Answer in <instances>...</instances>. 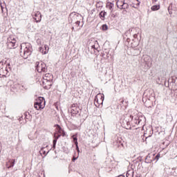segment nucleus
I'll return each mask as SVG.
<instances>
[{
	"label": "nucleus",
	"mask_w": 177,
	"mask_h": 177,
	"mask_svg": "<svg viewBox=\"0 0 177 177\" xmlns=\"http://www.w3.org/2000/svg\"><path fill=\"white\" fill-rule=\"evenodd\" d=\"M21 56L24 59H27L30 55H31V48H30V44L23 43L21 44Z\"/></svg>",
	"instance_id": "nucleus-1"
},
{
	"label": "nucleus",
	"mask_w": 177,
	"mask_h": 177,
	"mask_svg": "<svg viewBox=\"0 0 177 177\" xmlns=\"http://www.w3.org/2000/svg\"><path fill=\"white\" fill-rule=\"evenodd\" d=\"M45 99L42 97H39L37 102H35L34 107L36 110H41L45 107Z\"/></svg>",
	"instance_id": "nucleus-2"
},
{
	"label": "nucleus",
	"mask_w": 177,
	"mask_h": 177,
	"mask_svg": "<svg viewBox=\"0 0 177 177\" xmlns=\"http://www.w3.org/2000/svg\"><path fill=\"white\" fill-rule=\"evenodd\" d=\"M104 100V95L102 93H98L94 100V104L97 107H100L103 104V101Z\"/></svg>",
	"instance_id": "nucleus-3"
},
{
	"label": "nucleus",
	"mask_w": 177,
	"mask_h": 177,
	"mask_svg": "<svg viewBox=\"0 0 177 177\" xmlns=\"http://www.w3.org/2000/svg\"><path fill=\"white\" fill-rule=\"evenodd\" d=\"M16 37L13 35H10L8 39H7V46L8 49H13L16 46Z\"/></svg>",
	"instance_id": "nucleus-4"
},
{
	"label": "nucleus",
	"mask_w": 177,
	"mask_h": 177,
	"mask_svg": "<svg viewBox=\"0 0 177 177\" xmlns=\"http://www.w3.org/2000/svg\"><path fill=\"white\" fill-rule=\"evenodd\" d=\"M35 67L38 73H45L46 71V65L42 61L36 62Z\"/></svg>",
	"instance_id": "nucleus-5"
},
{
	"label": "nucleus",
	"mask_w": 177,
	"mask_h": 177,
	"mask_svg": "<svg viewBox=\"0 0 177 177\" xmlns=\"http://www.w3.org/2000/svg\"><path fill=\"white\" fill-rule=\"evenodd\" d=\"M53 80H50V79H45V80H43V86L44 89H50V87L52 86V84H53Z\"/></svg>",
	"instance_id": "nucleus-6"
},
{
	"label": "nucleus",
	"mask_w": 177,
	"mask_h": 177,
	"mask_svg": "<svg viewBox=\"0 0 177 177\" xmlns=\"http://www.w3.org/2000/svg\"><path fill=\"white\" fill-rule=\"evenodd\" d=\"M116 5L119 9H127L128 8V4L125 3V0H117Z\"/></svg>",
	"instance_id": "nucleus-7"
},
{
	"label": "nucleus",
	"mask_w": 177,
	"mask_h": 177,
	"mask_svg": "<svg viewBox=\"0 0 177 177\" xmlns=\"http://www.w3.org/2000/svg\"><path fill=\"white\" fill-rule=\"evenodd\" d=\"M33 19L35 20L36 23L41 22V20H42V15H41V12L39 11L35 12Z\"/></svg>",
	"instance_id": "nucleus-8"
},
{
	"label": "nucleus",
	"mask_w": 177,
	"mask_h": 177,
	"mask_svg": "<svg viewBox=\"0 0 177 177\" xmlns=\"http://www.w3.org/2000/svg\"><path fill=\"white\" fill-rule=\"evenodd\" d=\"M39 50L42 55H46L49 52V47L48 45H45L44 47H39Z\"/></svg>",
	"instance_id": "nucleus-9"
},
{
	"label": "nucleus",
	"mask_w": 177,
	"mask_h": 177,
	"mask_svg": "<svg viewBox=\"0 0 177 177\" xmlns=\"http://www.w3.org/2000/svg\"><path fill=\"white\" fill-rule=\"evenodd\" d=\"M45 80H50V81H53V75H52L50 73H46L43 77V81H45Z\"/></svg>",
	"instance_id": "nucleus-10"
},
{
	"label": "nucleus",
	"mask_w": 177,
	"mask_h": 177,
	"mask_svg": "<svg viewBox=\"0 0 177 177\" xmlns=\"http://www.w3.org/2000/svg\"><path fill=\"white\" fill-rule=\"evenodd\" d=\"M15 166V160H10L8 162H7V167L8 168H12V167Z\"/></svg>",
	"instance_id": "nucleus-11"
},
{
	"label": "nucleus",
	"mask_w": 177,
	"mask_h": 177,
	"mask_svg": "<svg viewBox=\"0 0 177 177\" xmlns=\"http://www.w3.org/2000/svg\"><path fill=\"white\" fill-rule=\"evenodd\" d=\"M106 8H107V9H109V10H111V12H113V8H114V3L108 2L106 3Z\"/></svg>",
	"instance_id": "nucleus-12"
},
{
	"label": "nucleus",
	"mask_w": 177,
	"mask_h": 177,
	"mask_svg": "<svg viewBox=\"0 0 177 177\" xmlns=\"http://www.w3.org/2000/svg\"><path fill=\"white\" fill-rule=\"evenodd\" d=\"M133 169H129L128 170L127 173V177H133Z\"/></svg>",
	"instance_id": "nucleus-13"
},
{
	"label": "nucleus",
	"mask_w": 177,
	"mask_h": 177,
	"mask_svg": "<svg viewBox=\"0 0 177 177\" xmlns=\"http://www.w3.org/2000/svg\"><path fill=\"white\" fill-rule=\"evenodd\" d=\"M71 113L73 115L78 114V109H77V107H73L71 110Z\"/></svg>",
	"instance_id": "nucleus-14"
},
{
	"label": "nucleus",
	"mask_w": 177,
	"mask_h": 177,
	"mask_svg": "<svg viewBox=\"0 0 177 177\" xmlns=\"http://www.w3.org/2000/svg\"><path fill=\"white\" fill-rule=\"evenodd\" d=\"M151 10L156 11L160 10V5H155L151 8Z\"/></svg>",
	"instance_id": "nucleus-15"
},
{
	"label": "nucleus",
	"mask_w": 177,
	"mask_h": 177,
	"mask_svg": "<svg viewBox=\"0 0 177 177\" xmlns=\"http://www.w3.org/2000/svg\"><path fill=\"white\" fill-rule=\"evenodd\" d=\"M36 42L37 44V45H42V39H41V37H38L36 39Z\"/></svg>",
	"instance_id": "nucleus-16"
},
{
	"label": "nucleus",
	"mask_w": 177,
	"mask_h": 177,
	"mask_svg": "<svg viewBox=\"0 0 177 177\" xmlns=\"http://www.w3.org/2000/svg\"><path fill=\"white\" fill-rule=\"evenodd\" d=\"M106 15H107V12H104V11H102L100 13V17H102V19L104 20V16H106Z\"/></svg>",
	"instance_id": "nucleus-17"
},
{
	"label": "nucleus",
	"mask_w": 177,
	"mask_h": 177,
	"mask_svg": "<svg viewBox=\"0 0 177 177\" xmlns=\"http://www.w3.org/2000/svg\"><path fill=\"white\" fill-rule=\"evenodd\" d=\"M73 142L75 143V145H78V139L77 138V137H75V136H73Z\"/></svg>",
	"instance_id": "nucleus-18"
},
{
	"label": "nucleus",
	"mask_w": 177,
	"mask_h": 177,
	"mask_svg": "<svg viewBox=\"0 0 177 177\" xmlns=\"http://www.w3.org/2000/svg\"><path fill=\"white\" fill-rule=\"evenodd\" d=\"M102 30L103 31H107V30H109V26H107L106 24L102 25Z\"/></svg>",
	"instance_id": "nucleus-19"
},
{
	"label": "nucleus",
	"mask_w": 177,
	"mask_h": 177,
	"mask_svg": "<svg viewBox=\"0 0 177 177\" xmlns=\"http://www.w3.org/2000/svg\"><path fill=\"white\" fill-rule=\"evenodd\" d=\"M3 64H5L3 62H0V71H1V70H3Z\"/></svg>",
	"instance_id": "nucleus-20"
},
{
	"label": "nucleus",
	"mask_w": 177,
	"mask_h": 177,
	"mask_svg": "<svg viewBox=\"0 0 177 177\" xmlns=\"http://www.w3.org/2000/svg\"><path fill=\"white\" fill-rule=\"evenodd\" d=\"M40 152L43 153V154H44V156H46V154H48L49 153V151H48L46 153V151H44V148H42L40 151Z\"/></svg>",
	"instance_id": "nucleus-21"
},
{
	"label": "nucleus",
	"mask_w": 177,
	"mask_h": 177,
	"mask_svg": "<svg viewBox=\"0 0 177 177\" xmlns=\"http://www.w3.org/2000/svg\"><path fill=\"white\" fill-rule=\"evenodd\" d=\"M57 140H53V147H54V149H55V147H56V143H57Z\"/></svg>",
	"instance_id": "nucleus-22"
},
{
	"label": "nucleus",
	"mask_w": 177,
	"mask_h": 177,
	"mask_svg": "<svg viewBox=\"0 0 177 177\" xmlns=\"http://www.w3.org/2000/svg\"><path fill=\"white\" fill-rule=\"evenodd\" d=\"M76 146V150H77L78 153H80V148L78 147V144Z\"/></svg>",
	"instance_id": "nucleus-23"
},
{
	"label": "nucleus",
	"mask_w": 177,
	"mask_h": 177,
	"mask_svg": "<svg viewBox=\"0 0 177 177\" xmlns=\"http://www.w3.org/2000/svg\"><path fill=\"white\" fill-rule=\"evenodd\" d=\"M156 158L158 160L160 158V154L156 155Z\"/></svg>",
	"instance_id": "nucleus-24"
},
{
	"label": "nucleus",
	"mask_w": 177,
	"mask_h": 177,
	"mask_svg": "<svg viewBox=\"0 0 177 177\" xmlns=\"http://www.w3.org/2000/svg\"><path fill=\"white\" fill-rule=\"evenodd\" d=\"M55 138H57V139H59V138H60V135H59L58 136H56V134H55Z\"/></svg>",
	"instance_id": "nucleus-25"
},
{
	"label": "nucleus",
	"mask_w": 177,
	"mask_h": 177,
	"mask_svg": "<svg viewBox=\"0 0 177 177\" xmlns=\"http://www.w3.org/2000/svg\"><path fill=\"white\" fill-rule=\"evenodd\" d=\"M77 158H78L73 157V158L72 159V161H75V160H77Z\"/></svg>",
	"instance_id": "nucleus-26"
},
{
	"label": "nucleus",
	"mask_w": 177,
	"mask_h": 177,
	"mask_svg": "<svg viewBox=\"0 0 177 177\" xmlns=\"http://www.w3.org/2000/svg\"><path fill=\"white\" fill-rule=\"evenodd\" d=\"M80 21H76V24H78V26H80Z\"/></svg>",
	"instance_id": "nucleus-27"
},
{
	"label": "nucleus",
	"mask_w": 177,
	"mask_h": 177,
	"mask_svg": "<svg viewBox=\"0 0 177 177\" xmlns=\"http://www.w3.org/2000/svg\"><path fill=\"white\" fill-rule=\"evenodd\" d=\"M91 48H92L93 49H95V45H93V46H91Z\"/></svg>",
	"instance_id": "nucleus-28"
},
{
	"label": "nucleus",
	"mask_w": 177,
	"mask_h": 177,
	"mask_svg": "<svg viewBox=\"0 0 177 177\" xmlns=\"http://www.w3.org/2000/svg\"><path fill=\"white\" fill-rule=\"evenodd\" d=\"M59 129H61V133H63V130L60 127H59Z\"/></svg>",
	"instance_id": "nucleus-29"
},
{
	"label": "nucleus",
	"mask_w": 177,
	"mask_h": 177,
	"mask_svg": "<svg viewBox=\"0 0 177 177\" xmlns=\"http://www.w3.org/2000/svg\"><path fill=\"white\" fill-rule=\"evenodd\" d=\"M154 2H157V0H153V3H154Z\"/></svg>",
	"instance_id": "nucleus-30"
},
{
	"label": "nucleus",
	"mask_w": 177,
	"mask_h": 177,
	"mask_svg": "<svg viewBox=\"0 0 177 177\" xmlns=\"http://www.w3.org/2000/svg\"><path fill=\"white\" fill-rule=\"evenodd\" d=\"M1 6V9H3V7H2V6Z\"/></svg>",
	"instance_id": "nucleus-31"
},
{
	"label": "nucleus",
	"mask_w": 177,
	"mask_h": 177,
	"mask_svg": "<svg viewBox=\"0 0 177 177\" xmlns=\"http://www.w3.org/2000/svg\"><path fill=\"white\" fill-rule=\"evenodd\" d=\"M138 5H139V3H138Z\"/></svg>",
	"instance_id": "nucleus-32"
}]
</instances>
